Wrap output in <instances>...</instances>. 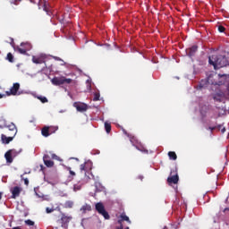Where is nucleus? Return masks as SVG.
<instances>
[{
	"instance_id": "43",
	"label": "nucleus",
	"mask_w": 229,
	"mask_h": 229,
	"mask_svg": "<svg viewBox=\"0 0 229 229\" xmlns=\"http://www.w3.org/2000/svg\"><path fill=\"white\" fill-rule=\"evenodd\" d=\"M220 131H222V133H225V131H226V128L223 127Z\"/></svg>"
},
{
	"instance_id": "19",
	"label": "nucleus",
	"mask_w": 229,
	"mask_h": 229,
	"mask_svg": "<svg viewBox=\"0 0 229 229\" xmlns=\"http://www.w3.org/2000/svg\"><path fill=\"white\" fill-rule=\"evenodd\" d=\"M168 157H169L170 160H176V158H178V156H176V152H174V151H169Z\"/></svg>"
},
{
	"instance_id": "42",
	"label": "nucleus",
	"mask_w": 229,
	"mask_h": 229,
	"mask_svg": "<svg viewBox=\"0 0 229 229\" xmlns=\"http://www.w3.org/2000/svg\"><path fill=\"white\" fill-rule=\"evenodd\" d=\"M3 98H6V95L0 93V99H3Z\"/></svg>"
},
{
	"instance_id": "48",
	"label": "nucleus",
	"mask_w": 229,
	"mask_h": 229,
	"mask_svg": "<svg viewBox=\"0 0 229 229\" xmlns=\"http://www.w3.org/2000/svg\"><path fill=\"white\" fill-rule=\"evenodd\" d=\"M174 173V170H172V171H171V174H173Z\"/></svg>"
},
{
	"instance_id": "52",
	"label": "nucleus",
	"mask_w": 229,
	"mask_h": 229,
	"mask_svg": "<svg viewBox=\"0 0 229 229\" xmlns=\"http://www.w3.org/2000/svg\"><path fill=\"white\" fill-rule=\"evenodd\" d=\"M75 160H78V158H75Z\"/></svg>"
},
{
	"instance_id": "34",
	"label": "nucleus",
	"mask_w": 229,
	"mask_h": 229,
	"mask_svg": "<svg viewBox=\"0 0 229 229\" xmlns=\"http://www.w3.org/2000/svg\"><path fill=\"white\" fill-rule=\"evenodd\" d=\"M73 189L74 191H81V184H74Z\"/></svg>"
},
{
	"instance_id": "16",
	"label": "nucleus",
	"mask_w": 229,
	"mask_h": 229,
	"mask_svg": "<svg viewBox=\"0 0 229 229\" xmlns=\"http://www.w3.org/2000/svg\"><path fill=\"white\" fill-rule=\"evenodd\" d=\"M41 135L43 137H49V135H51V133L49 132V126H44L41 129Z\"/></svg>"
},
{
	"instance_id": "47",
	"label": "nucleus",
	"mask_w": 229,
	"mask_h": 229,
	"mask_svg": "<svg viewBox=\"0 0 229 229\" xmlns=\"http://www.w3.org/2000/svg\"><path fill=\"white\" fill-rule=\"evenodd\" d=\"M137 149H139L140 151H142V149L139 148V147H136Z\"/></svg>"
},
{
	"instance_id": "10",
	"label": "nucleus",
	"mask_w": 229,
	"mask_h": 229,
	"mask_svg": "<svg viewBox=\"0 0 229 229\" xmlns=\"http://www.w3.org/2000/svg\"><path fill=\"white\" fill-rule=\"evenodd\" d=\"M49 158H51L49 154H45L43 157V162L47 167H53V165H55V162L49 160Z\"/></svg>"
},
{
	"instance_id": "15",
	"label": "nucleus",
	"mask_w": 229,
	"mask_h": 229,
	"mask_svg": "<svg viewBox=\"0 0 229 229\" xmlns=\"http://www.w3.org/2000/svg\"><path fill=\"white\" fill-rule=\"evenodd\" d=\"M197 51H198V46L194 45L188 49V55L190 56H194V55H196Z\"/></svg>"
},
{
	"instance_id": "41",
	"label": "nucleus",
	"mask_w": 229,
	"mask_h": 229,
	"mask_svg": "<svg viewBox=\"0 0 229 229\" xmlns=\"http://www.w3.org/2000/svg\"><path fill=\"white\" fill-rule=\"evenodd\" d=\"M138 180H140V181L142 182V180H144V176L139 175V176H138Z\"/></svg>"
},
{
	"instance_id": "49",
	"label": "nucleus",
	"mask_w": 229,
	"mask_h": 229,
	"mask_svg": "<svg viewBox=\"0 0 229 229\" xmlns=\"http://www.w3.org/2000/svg\"><path fill=\"white\" fill-rule=\"evenodd\" d=\"M12 43L13 44V38H11Z\"/></svg>"
},
{
	"instance_id": "21",
	"label": "nucleus",
	"mask_w": 229,
	"mask_h": 229,
	"mask_svg": "<svg viewBox=\"0 0 229 229\" xmlns=\"http://www.w3.org/2000/svg\"><path fill=\"white\" fill-rule=\"evenodd\" d=\"M50 135H53V133H56L58 131V126H48Z\"/></svg>"
},
{
	"instance_id": "17",
	"label": "nucleus",
	"mask_w": 229,
	"mask_h": 229,
	"mask_svg": "<svg viewBox=\"0 0 229 229\" xmlns=\"http://www.w3.org/2000/svg\"><path fill=\"white\" fill-rule=\"evenodd\" d=\"M4 158L7 164H12L13 162V157H12V154L8 150L4 154Z\"/></svg>"
},
{
	"instance_id": "39",
	"label": "nucleus",
	"mask_w": 229,
	"mask_h": 229,
	"mask_svg": "<svg viewBox=\"0 0 229 229\" xmlns=\"http://www.w3.org/2000/svg\"><path fill=\"white\" fill-rule=\"evenodd\" d=\"M216 130H217L218 131H220L222 130V128H223V125H222V124H218V125H216Z\"/></svg>"
},
{
	"instance_id": "12",
	"label": "nucleus",
	"mask_w": 229,
	"mask_h": 229,
	"mask_svg": "<svg viewBox=\"0 0 229 229\" xmlns=\"http://www.w3.org/2000/svg\"><path fill=\"white\" fill-rule=\"evenodd\" d=\"M11 192L12 198L15 199V198H19V196L21 195V188L19 186H15L14 188H13Z\"/></svg>"
},
{
	"instance_id": "9",
	"label": "nucleus",
	"mask_w": 229,
	"mask_h": 229,
	"mask_svg": "<svg viewBox=\"0 0 229 229\" xmlns=\"http://www.w3.org/2000/svg\"><path fill=\"white\" fill-rule=\"evenodd\" d=\"M180 182V177L178 176V174H175L174 175H171L167 178V182L169 185H176Z\"/></svg>"
},
{
	"instance_id": "2",
	"label": "nucleus",
	"mask_w": 229,
	"mask_h": 229,
	"mask_svg": "<svg viewBox=\"0 0 229 229\" xmlns=\"http://www.w3.org/2000/svg\"><path fill=\"white\" fill-rule=\"evenodd\" d=\"M5 128L8 129V131L11 133H8V137L4 134L1 135L2 142L3 144H10L12 140L15 138V135H17V126L13 123H10L9 125L5 126Z\"/></svg>"
},
{
	"instance_id": "7",
	"label": "nucleus",
	"mask_w": 229,
	"mask_h": 229,
	"mask_svg": "<svg viewBox=\"0 0 229 229\" xmlns=\"http://www.w3.org/2000/svg\"><path fill=\"white\" fill-rule=\"evenodd\" d=\"M19 89H21V84L19 82H15L13 84V87L9 91L5 92L6 96H17L19 92Z\"/></svg>"
},
{
	"instance_id": "8",
	"label": "nucleus",
	"mask_w": 229,
	"mask_h": 229,
	"mask_svg": "<svg viewBox=\"0 0 229 229\" xmlns=\"http://www.w3.org/2000/svg\"><path fill=\"white\" fill-rule=\"evenodd\" d=\"M73 106L76 107L77 112H87V110H89V106H87L85 103L75 102Z\"/></svg>"
},
{
	"instance_id": "27",
	"label": "nucleus",
	"mask_w": 229,
	"mask_h": 229,
	"mask_svg": "<svg viewBox=\"0 0 229 229\" xmlns=\"http://www.w3.org/2000/svg\"><path fill=\"white\" fill-rule=\"evenodd\" d=\"M6 60H8V62H10L11 64H13V55H12V53H8Z\"/></svg>"
},
{
	"instance_id": "50",
	"label": "nucleus",
	"mask_w": 229,
	"mask_h": 229,
	"mask_svg": "<svg viewBox=\"0 0 229 229\" xmlns=\"http://www.w3.org/2000/svg\"><path fill=\"white\" fill-rule=\"evenodd\" d=\"M0 128H3V125H0Z\"/></svg>"
},
{
	"instance_id": "20",
	"label": "nucleus",
	"mask_w": 229,
	"mask_h": 229,
	"mask_svg": "<svg viewBox=\"0 0 229 229\" xmlns=\"http://www.w3.org/2000/svg\"><path fill=\"white\" fill-rule=\"evenodd\" d=\"M105 130L106 131V133H110L112 131V124H110V123L106 122L105 123Z\"/></svg>"
},
{
	"instance_id": "37",
	"label": "nucleus",
	"mask_w": 229,
	"mask_h": 229,
	"mask_svg": "<svg viewBox=\"0 0 229 229\" xmlns=\"http://www.w3.org/2000/svg\"><path fill=\"white\" fill-rule=\"evenodd\" d=\"M123 133H124V135H126L127 137H129V139H133V137H132V135L131 134H130V133H128V131H126L125 130H123Z\"/></svg>"
},
{
	"instance_id": "46",
	"label": "nucleus",
	"mask_w": 229,
	"mask_h": 229,
	"mask_svg": "<svg viewBox=\"0 0 229 229\" xmlns=\"http://www.w3.org/2000/svg\"><path fill=\"white\" fill-rule=\"evenodd\" d=\"M223 76H225V75L219 74V75H218V78H223Z\"/></svg>"
},
{
	"instance_id": "26",
	"label": "nucleus",
	"mask_w": 229,
	"mask_h": 229,
	"mask_svg": "<svg viewBox=\"0 0 229 229\" xmlns=\"http://www.w3.org/2000/svg\"><path fill=\"white\" fill-rule=\"evenodd\" d=\"M16 49L18 52H20L21 55H26V53H28V51L23 47L22 48L17 47Z\"/></svg>"
},
{
	"instance_id": "5",
	"label": "nucleus",
	"mask_w": 229,
	"mask_h": 229,
	"mask_svg": "<svg viewBox=\"0 0 229 229\" xmlns=\"http://www.w3.org/2000/svg\"><path fill=\"white\" fill-rule=\"evenodd\" d=\"M95 208L97 212L100 214V216H103L104 218L110 219V215L106 212V209H105V205H103V203L98 202L95 205Z\"/></svg>"
},
{
	"instance_id": "32",
	"label": "nucleus",
	"mask_w": 229,
	"mask_h": 229,
	"mask_svg": "<svg viewBox=\"0 0 229 229\" xmlns=\"http://www.w3.org/2000/svg\"><path fill=\"white\" fill-rule=\"evenodd\" d=\"M38 99H39L41 103H47V98L46 97H38Z\"/></svg>"
},
{
	"instance_id": "13",
	"label": "nucleus",
	"mask_w": 229,
	"mask_h": 229,
	"mask_svg": "<svg viewBox=\"0 0 229 229\" xmlns=\"http://www.w3.org/2000/svg\"><path fill=\"white\" fill-rule=\"evenodd\" d=\"M80 210L81 214H87V212H90L92 210V206H90V204H84Z\"/></svg>"
},
{
	"instance_id": "4",
	"label": "nucleus",
	"mask_w": 229,
	"mask_h": 229,
	"mask_svg": "<svg viewBox=\"0 0 229 229\" xmlns=\"http://www.w3.org/2000/svg\"><path fill=\"white\" fill-rule=\"evenodd\" d=\"M51 83L55 86L65 85V83L70 85V83H72V79H67L65 77H54L51 80Z\"/></svg>"
},
{
	"instance_id": "51",
	"label": "nucleus",
	"mask_w": 229,
	"mask_h": 229,
	"mask_svg": "<svg viewBox=\"0 0 229 229\" xmlns=\"http://www.w3.org/2000/svg\"><path fill=\"white\" fill-rule=\"evenodd\" d=\"M125 229H130V227H126Z\"/></svg>"
},
{
	"instance_id": "3",
	"label": "nucleus",
	"mask_w": 229,
	"mask_h": 229,
	"mask_svg": "<svg viewBox=\"0 0 229 229\" xmlns=\"http://www.w3.org/2000/svg\"><path fill=\"white\" fill-rule=\"evenodd\" d=\"M214 80H216V79H214V76L209 75L206 81H201L199 82V84H198L196 86L197 90H201V89H205V85H207V84H208V85H218L219 87H221V85L224 84V82L221 81H219L217 82Z\"/></svg>"
},
{
	"instance_id": "36",
	"label": "nucleus",
	"mask_w": 229,
	"mask_h": 229,
	"mask_svg": "<svg viewBox=\"0 0 229 229\" xmlns=\"http://www.w3.org/2000/svg\"><path fill=\"white\" fill-rule=\"evenodd\" d=\"M21 180H23V182H24V183H25L26 185H30V181L28 180V178H25V179H24V177H22V175H21Z\"/></svg>"
},
{
	"instance_id": "40",
	"label": "nucleus",
	"mask_w": 229,
	"mask_h": 229,
	"mask_svg": "<svg viewBox=\"0 0 229 229\" xmlns=\"http://www.w3.org/2000/svg\"><path fill=\"white\" fill-rule=\"evenodd\" d=\"M43 6H44V10H46V8H47V2L46 0H44Z\"/></svg>"
},
{
	"instance_id": "35",
	"label": "nucleus",
	"mask_w": 229,
	"mask_h": 229,
	"mask_svg": "<svg viewBox=\"0 0 229 229\" xmlns=\"http://www.w3.org/2000/svg\"><path fill=\"white\" fill-rule=\"evenodd\" d=\"M55 210V208H46V212H47V214H52V212Z\"/></svg>"
},
{
	"instance_id": "23",
	"label": "nucleus",
	"mask_w": 229,
	"mask_h": 229,
	"mask_svg": "<svg viewBox=\"0 0 229 229\" xmlns=\"http://www.w3.org/2000/svg\"><path fill=\"white\" fill-rule=\"evenodd\" d=\"M74 207V202L68 200L64 203V208H72Z\"/></svg>"
},
{
	"instance_id": "11",
	"label": "nucleus",
	"mask_w": 229,
	"mask_h": 229,
	"mask_svg": "<svg viewBox=\"0 0 229 229\" xmlns=\"http://www.w3.org/2000/svg\"><path fill=\"white\" fill-rule=\"evenodd\" d=\"M81 171H85V173H89V171H92V162L88 161L84 164L81 165Z\"/></svg>"
},
{
	"instance_id": "33",
	"label": "nucleus",
	"mask_w": 229,
	"mask_h": 229,
	"mask_svg": "<svg viewBox=\"0 0 229 229\" xmlns=\"http://www.w3.org/2000/svg\"><path fill=\"white\" fill-rule=\"evenodd\" d=\"M226 29L223 26V25H219L218 26V31L220 32V33H225V30Z\"/></svg>"
},
{
	"instance_id": "1",
	"label": "nucleus",
	"mask_w": 229,
	"mask_h": 229,
	"mask_svg": "<svg viewBox=\"0 0 229 229\" xmlns=\"http://www.w3.org/2000/svg\"><path fill=\"white\" fill-rule=\"evenodd\" d=\"M199 112L202 119H217L219 117L217 111L210 105H203L200 106Z\"/></svg>"
},
{
	"instance_id": "14",
	"label": "nucleus",
	"mask_w": 229,
	"mask_h": 229,
	"mask_svg": "<svg viewBox=\"0 0 229 229\" xmlns=\"http://www.w3.org/2000/svg\"><path fill=\"white\" fill-rule=\"evenodd\" d=\"M121 219L118 220V225H123V221H127V223H129V225H131V221L130 220V217H128V216H126V214L123 213L120 216Z\"/></svg>"
},
{
	"instance_id": "24",
	"label": "nucleus",
	"mask_w": 229,
	"mask_h": 229,
	"mask_svg": "<svg viewBox=\"0 0 229 229\" xmlns=\"http://www.w3.org/2000/svg\"><path fill=\"white\" fill-rule=\"evenodd\" d=\"M8 152L12 155L13 158L19 155V151L15 150L14 148L9 149Z\"/></svg>"
},
{
	"instance_id": "31",
	"label": "nucleus",
	"mask_w": 229,
	"mask_h": 229,
	"mask_svg": "<svg viewBox=\"0 0 229 229\" xmlns=\"http://www.w3.org/2000/svg\"><path fill=\"white\" fill-rule=\"evenodd\" d=\"M25 225H28V226H34L35 222L31 221L30 219L25 220Z\"/></svg>"
},
{
	"instance_id": "28",
	"label": "nucleus",
	"mask_w": 229,
	"mask_h": 229,
	"mask_svg": "<svg viewBox=\"0 0 229 229\" xmlns=\"http://www.w3.org/2000/svg\"><path fill=\"white\" fill-rule=\"evenodd\" d=\"M32 62H33V64H42V59L38 58V57H36V56H33L32 57Z\"/></svg>"
},
{
	"instance_id": "38",
	"label": "nucleus",
	"mask_w": 229,
	"mask_h": 229,
	"mask_svg": "<svg viewBox=\"0 0 229 229\" xmlns=\"http://www.w3.org/2000/svg\"><path fill=\"white\" fill-rule=\"evenodd\" d=\"M208 130H210V131H211V133H212V131H214V130H217V127H216V126H209V127L208 128Z\"/></svg>"
},
{
	"instance_id": "18",
	"label": "nucleus",
	"mask_w": 229,
	"mask_h": 229,
	"mask_svg": "<svg viewBox=\"0 0 229 229\" xmlns=\"http://www.w3.org/2000/svg\"><path fill=\"white\" fill-rule=\"evenodd\" d=\"M213 99L218 103H221L223 101V95L221 93H216L213 96Z\"/></svg>"
},
{
	"instance_id": "44",
	"label": "nucleus",
	"mask_w": 229,
	"mask_h": 229,
	"mask_svg": "<svg viewBox=\"0 0 229 229\" xmlns=\"http://www.w3.org/2000/svg\"><path fill=\"white\" fill-rule=\"evenodd\" d=\"M116 229H124V226L123 225H120V226L117 227Z\"/></svg>"
},
{
	"instance_id": "30",
	"label": "nucleus",
	"mask_w": 229,
	"mask_h": 229,
	"mask_svg": "<svg viewBox=\"0 0 229 229\" xmlns=\"http://www.w3.org/2000/svg\"><path fill=\"white\" fill-rule=\"evenodd\" d=\"M48 155L50 158H52L53 160H58V156H56V154H54L53 152H49Z\"/></svg>"
},
{
	"instance_id": "6",
	"label": "nucleus",
	"mask_w": 229,
	"mask_h": 229,
	"mask_svg": "<svg viewBox=\"0 0 229 229\" xmlns=\"http://www.w3.org/2000/svg\"><path fill=\"white\" fill-rule=\"evenodd\" d=\"M61 212V218L57 220V223L61 224V226H65L71 223L72 216H66L65 213Z\"/></svg>"
},
{
	"instance_id": "29",
	"label": "nucleus",
	"mask_w": 229,
	"mask_h": 229,
	"mask_svg": "<svg viewBox=\"0 0 229 229\" xmlns=\"http://www.w3.org/2000/svg\"><path fill=\"white\" fill-rule=\"evenodd\" d=\"M99 98H101L99 92H95L93 101H99Z\"/></svg>"
},
{
	"instance_id": "22",
	"label": "nucleus",
	"mask_w": 229,
	"mask_h": 229,
	"mask_svg": "<svg viewBox=\"0 0 229 229\" xmlns=\"http://www.w3.org/2000/svg\"><path fill=\"white\" fill-rule=\"evenodd\" d=\"M21 47H24V49H26V51H30L31 49V44H30V43H21Z\"/></svg>"
},
{
	"instance_id": "25",
	"label": "nucleus",
	"mask_w": 229,
	"mask_h": 229,
	"mask_svg": "<svg viewBox=\"0 0 229 229\" xmlns=\"http://www.w3.org/2000/svg\"><path fill=\"white\" fill-rule=\"evenodd\" d=\"M66 170L69 171V173H70V177H71V178H73V176H76V172L72 171V169L71 168V166H67V167H66Z\"/></svg>"
},
{
	"instance_id": "45",
	"label": "nucleus",
	"mask_w": 229,
	"mask_h": 229,
	"mask_svg": "<svg viewBox=\"0 0 229 229\" xmlns=\"http://www.w3.org/2000/svg\"><path fill=\"white\" fill-rule=\"evenodd\" d=\"M12 229H21V227L16 226V227H13Z\"/></svg>"
}]
</instances>
